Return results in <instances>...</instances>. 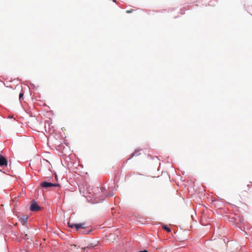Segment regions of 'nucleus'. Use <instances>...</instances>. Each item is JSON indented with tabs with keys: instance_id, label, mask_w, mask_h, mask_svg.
<instances>
[{
	"instance_id": "nucleus-1",
	"label": "nucleus",
	"mask_w": 252,
	"mask_h": 252,
	"mask_svg": "<svg viewBox=\"0 0 252 252\" xmlns=\"http://www.w3.org/2000/svg\"><path fill=\"white\" fill-rule=\"evenodd\" d=\"M105 189L103 187L101 189L99 188L98 187H96L94 189V191L93 192V194L92 196H90V197H92L94 199L95 203H99L101 201H102L104 200V197L103 195H101L100 198H98V193H103Z\"/></svg>"
},
{
	"instance_id": "nucleus-2",
	"label": "nucleus",
	"mask_w": 252,
	"mask_h": 252,
	"mask_svg": "<svg viewBox=\"0 0 252 252\" xmlns=\"http://www.w3.org/2000/svg\"><path fill=\"white\" fill-rule=\"evenodd\" d=\"M68 225L71 228H75L76 231L85 229L88 227L87 223L85 222L76 223L68 222Z\"/></svg>"
},
{
	"instance_id": "nucleus-3",
	"label": "nucleus",
	"mask_w": 252,
	"mask_h": 252,
	"mask_svg": "<svg viewBox=\"0 0 252 252\" xmlns=\"http://www.w3.org/2000/svg\"><path fill=\"white\" fill-rule=\"evenodd\" d=\"M41 207L37 204L35 200H32L31 202L30 210L33 212H37L41 210Z\"/></svg>"
},
{
	"instance_id": "nucleus-4",
	"label": "nucleus",
	"mask_w": 252,
	"mask_h": 252,
	"mask_svg": "<svg viewBox=\"0 0 252 252\" xmlns=\"http://www.w3.org/2000/svg\"><path fill=\"white\" fill-rule=\"evenodd\" d=\"M8 165V162L7 159L2 155H0V168L2 167H7ZM0 171H2L0 168ZM3 172H5L3 171Z\"/></svg>"
},
{
	"instance_id": "nucleus-5",
	"label": "nucleus",
	"mask_w": 252,
	"mask_h": 252,
	"mask_svg": "<svg viewBox=\"0 0 252 252\" xmlns=\"http://www.w3.org/2000/svg\"><path fill=\"white\" fill-rule=\"evenodd\" d=\"M53 183L51 182H48L47 181H43L40 183V186L45 189H48L51 187H53Z\"/></svg>"
},
{
	"instance_id": "nucleus-6",
	"label": "nucleus",
	"mask_w": 252,
	"mask_h": 252,
	"mask_svg": "<svg viewBox=\"0 0 252 252\" xmlns=\"http://www.w3.org/2000/svg\"><path fill=\"white\" fill-rule=\"evenodd\" d=\"M141 151V150H139V149L135 150V151L130 155L129 158L127 159V160L131 159L134 156H139L141 154V153H140Z\"/></svg>"
},
{
	"instance_id": "nucleus-7",
	"label": "nucleus",
	"mask_w": 252,
	"mask_h": 252,
	"mask_svg": "<svg viewBox=\"0 0 252 252\" xmlns=\"http://www.w3.org/2000/svg\"><path fill=\"white\" fill-rule=\"evenodd\" d=\"M28 217L26 215L23 216L20 220L21 222H23L24 224L26 223L28 220Z\"/></svg>"
},
{
	"instance_id": "nucleus-8",
	"label": "nucleus",
	"mask_w": 252,
	"mask_h": 252,
	"mask_svg": "<svg viewBox=\"0 0 252 252\" xmlns=\"http://www.w3.org/2000/svg\"><path fill=\"white\" fill-rule=\"evenodd\" d=\"M96 245H94L93 244H89L87 247L84 248V251L87 249H94V248Z\"/></svg>"
},
{
	"instance_id": "nucleus-9",
	"label": "nucleus",
	"mask_w": 252,
	"mask_h": 252,
	"mask_svg": "<svg viewBox=\"0 0 252 252\" xmlns=\"http://www.w3.org/2000/svg\"><path fill=\"white\" fill-rule=\"evenodd\" d=\"M92 231V229H89V230H85V229H84L81 232L82 233H84V234H89L91 233Z\"/></svg>"
},
{
	"instance_id": "nucleus-10",
	"label": "nucleus",
	"mask_w": 252,
	"mask_h": 252,
	"mask_svg": "<svg viewBox=\"0 0 252 252\" xmlns=\"http://www.w3.org/2000/svg\"><path fill=\"white\" fill-rule=\"evenodd\" d=\"M162 228L167 231V232H170L171 231V229L168 227L166 225H163Z\"/></svg>"
},
{
	"instance_id": "nucleus-11",
	"label": "nucleus",
	"mask_w": 252,
	"mask_h": 252,
	"mask_svg": "<svg viewBox=\"0 0 252 252\" xmlns=\"http://www.w3.org/2000/svg\"><path fill=\"white\" fill-rule=\"evenodd\" d=\"M77 248V246L76 245H74V244H72V245H70V249L71 250H74L75 249Z\"/></svg>"
},
{
	"instance_id": "nucleus-12",
	"label": "nucleus",
	"mask_w": 252,
	"mask_h": 252,
	"mask_svg": "<svg viewBox=\"0 0 252 252\" xmlns=\"http://www.w3.org/2000/svg\"><path fill=\"white\" fill-rule=\"evenodd\" d=\"M107 195L110 197H111V196H113L114 195V193L113 192L111 191V192H109Z\"/></svg>"
},
{
	"instance_id": "nucleus-13",
	"label": "nucleus",
	"mask_w": 252,
	"mask_h": 252,
	"mask_svg": "<svg viewBox=\"0 0 252 252\" xmlns=\"http://www.w3.org/2000/svg\"><path fill=\"white\" fill-rule=\"evenodd\" d=\"M23 95H24V94L22 92H21L19 94V99H20L22 97H23Z\"/></svg>"
},
{
	"instance_id": "nucleus-14",
	"label": "nucleus",
	"mask_w": 252,
	"mask_h": 252,
	"mask_svg": "<svg viewBox=\"0 0 252 252\" xmlns=\"http://www.w3.org/2000/svg\"><path fill=\"white\" fill-rule=\"evenodd\" d=\"M133 11V9H131L130 10H126V12L127 13H130Z\"/></svg>"
},
{
	"instance_id": "nucleus-15",
	"label": "nucleus",
	"mask_w": 252,
	"mask_h": 252,
	"mask_svg": "<svg viewBox=\"0 0 252 252\" xmlns=\"http://www.w3.org/2000/svg\"><path fill=\"white\" fill-rule=\"evenodd\" d=\"M53 187H60V184H54L53 183Z\"/></svg>"
},
{
	"instance_id": "nucleus-16",
	"label": "nucleus",
	"mask_w": 252,
	"mask_h": 252,
	"mask_svg": "<svg viewBox=\"0 0 252 252\" xmlns=\"http://www.w3.org/2000/svg\"><path fill=\"white\" fill-rule=\"evenodd\" d=\"M43 161L46 162L47 164H50L48 160H46V159H43Z\"/></svg>"
},
{
	"instance_id": "nucleus-17",
	"label": "nucleus",
	"mask_w": 252,
	"mask_h": 252,
	"mask_svg": "<svg viewBox=\"0 0 252 252\" xmlns=\"http://www.w3.org/2000/svg\"><path fill=\"white\" fill-rule=\"evenodd\" d=\"M139 252H148L146 250H144L143 251H140Z\"/></svg>"
},
{
	"instance_id": "nucleus-18",
	"label": "nucleus",
	"mask_w": 252,
	"mask_h": 252,
	"mask_svg": "<svg viewBox=\"0 0 252 252\" xmlns=\"http://www.w3.org/2000/svg\"><path fill=\"white\" fill-rule=\"evenodd\" d=\"M13 116H9L8 117V118H9V119H12V118H13Z\"/></svg>"
},
{
	"instance_id": "nucleus-19",
	"label": "nucleus",
	"mask_w": 252,
	"mask_h": 252,
	"mask_svg": "<svg viewBox=\"0 0 252 252\" xmlns=\"http://www.w3.org/2000/svg\"><path fill=\"white\" fill-rule=\"evenodd\" d=\"M113 1L116 2V0H114Z\"/></svg>"
}]
</instances>
